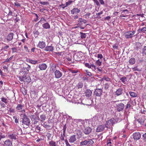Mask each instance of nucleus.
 <instances>
[{
    "instance_id": "nucleus-23",
    "label": "nucleus",
    "mask_w": 146,
    "mask_h": 146,
    "mask_svg": "<svg viewBox=\"0 0 146 146\" xmlns=\"http://www.w3.org/2000/svg\"><path fill=\"white\" fill-rule=\"evenodd\" d=\"M80 11V9L77 8H74L71 11V13L72 14H74L75 12L79 13Z\"/></svg>"
},
{
    "instance_id": "nucleus-40",
    "label": "nucleus",
    "mask_w": 146,
    "mask_h": 146,
    "mask_svg": "<svg viewBox=\"0 0 146 146\" xmlns=\"http://www.w3.org/2000/svg\"><path fill=\"white\" fill-rule=\"evenodd\" d=\"M40 118L41 119V121H44L45 120L46 117L44 114H42L40 115Z\"/></svg>"
},
{
    "instance_id": "nucleus-34",
    "label": "nucleus",
    "mask_w": 146,
    "mask_h": 146,
    "mask_svg": "<svg viewBox=\"0 0 146 146\" xmlns=\"http://www.w3.org/2000/svg\"><path fill=\"white\" fill-rule=\"evenodd\" d=\"M121 80L124 84H126L127 82V78L126 77H122L120 79Z\"/></svg>"
},
{
    "instance_id": "nucleus-22",
    "label": "nucleus",
    "mask_w": 146,
    "mask_h": 146,
    "mask_svg": "<svg viewBox=\"0 0 146 146\" xmlns=\"http://www.w3.org/2000/svg\"><path fill=\"white\" fill-rule=\"evenodd\" d=\"M122 89L121 88H119L118 89H117L116 91L115 92V95L117 96H118L121 95L122 94Z\"/></svg>"
},
{
    "instance_id": "nucleus-27",
    "label": "nucleus",
    "mask_w": 146,
    "mask_h": 146,
    "mask_svg": "<svg viewBox=\"0 0 146 146\" xmlns=\"http://www.w3.org/2000/svg\"><path fill=\"white\" fill-rule=\"evenodd\" d=\"M129 93L130 96L132 97L135 98L137 96V94L134 92L130 91L129 92Z\"/></svg>"
},
{
    "instance_id": "nucleus-45",
    "label": "nucleus",
    "mask_w": 146,
    "mask_h": 146,
    "mask_svg": "<svg viewBox=\"0 0 146 146\" xmlns=\"http://www.w3.org/2000/svg\"><path fill=\"white\" fill-rule=\"evenodd\" d=\"M40 128L38 126H37L35 128V130L36 132L39 133L40 131Z\"/></svg>"
},
{
    "instance_id": "nucleus-51",
    "label": "nucleus",
    "mask_w": 146,
    "mask_h": 146,
    "mask_svg": "<svg viewBox=\"0 0 146 146\" xmlns=\"http://www.w3.org/2000/svg\"><path fill=\"white\" fill-rule=\"evenodd\" d=\"M13 57V56H12L10 58H9L5 60V61L4 62H9L10 60H11L12 59Z\"/></svg>"
},
{
    "instance_id": "nucleus-2",
    "label": "nucleus",
    "mask_w": 146,
    "mask_h": 146,
    "mask_svg": "<svg viewBox=\"0 0 146 146\" xmlns=\"http://www.w3.org/2000/svg\"><path fill=\"white\" fill-rule=\"evenodd\" d=\"M22 122L27 125H29L30 122V120L25 114H23L22 116Z\"/></svg>"
},
{
    "instance_id": "nucleus-15",
    "label": "nucleus",
    "mask_w": 146,
    "mask_h": 146,
    "mask_svg": "<svg viewBox=\"0 0 146 146\" xmlns=\"http://www.w3.org/2000/svg\"><path fill=\"white\" fill-rule=\"evenodd\" d=\"M14 35L13 33H9L6 37V39L9 42L13 38Z\"/></svg>"
},
{
    "instance_id": "nucleus-49",
    "label": "nucleus",
    "mask_w": 146,
    "mask_h": 146,
    "mask_svg": "<svg viewBox=\"0 0 146 146\" xmlns=\"http://www.w3.org/2000/svg\"><path fill=\"white\" fill-rule=\"evenodd\" d=\"M88 143L90 145H92L94 143V141L91 139H89V140L88 141Z\"/></svg>"
},
{
    "instance_id": "nucleus-3",
    "label": "nucleus",
    "mask_w": 146,
    "mask_h": 146,
    "mask_svg": "<svg viewBox=\"0 0 146 146\" xmlns=\"http://www.w3.org/2000/svg\"><path fill=\"white\" fill-rule=\"evenodd\" d=\"M30 117L34 124H36L40 119L38 116H35L34 115H31Z\"/></svg>"
},
{
    "instance_id": "nucleus-25",
    "label": "nucleus",
    "mask_w": 146,
    "mask_h": 146,
    "mask_svg": "<svg viewBox=\"0 0 146 146\" xmlns=\"http://www.w3.org/2000/svg\"><path fill=\"white\" fill-rule=\"evenodd\" d=\"M27 62L33 64H35L38 63L37 61L33 60L30 59H27Z\"/></svg>"
},
{
    "instance_id": "nucleus-32",
    "label": "nucleus",
    "mask_w": 146,
    "mask_h": 146,
    "mask_svg": "<svg viewBox=\"0 0 146 146\" xmlns=\"http://www.w3.org/2000/svg\"><path fill=\"white\" fill-rule=\"evenodd\" d=\"M88 144V141L85 140L80 143V145H86Z\"/></svg>"
},
{
    "instance_id": "nucleus-18",
    "label": "nucleus",
    "mask_w": 146,
    "mask_h": 146,
    "mask_svg": "<svg viewBox=\"0 0 146 146\" xmlns=\"http://www.w3.org/2000/svg\"><path fill=\"white\" fill-rule=\"evenodd\" d=\"M53 50L54 47L52 46V44L50 46L47 45L45 49V50L46 51L52 52Z\"/></svg>"
},
{
    "instance_id": "nucleus-62",
    "label": "nucleus",
    "mask_w": 146,
    "mask_h": 146,
    "mask_svg": "<svg viewBox=\"0 0 146 146\" xmlns=\"http://www.w3.org/2000/svg\"><path fill=\"white\" fill-rule=\"evenodd\" d=\"M97 57L98 58H100L101 59L103 58V56L101 54H98Z\"/></svg>"
},
{
    "instance_id": "nucleus-10",
    "label": "nucleus",
    "mask_w": 146,
    "mask_h": 146,
    "mask_svg": "<svg viewBox=\"0 0 146 146\" xmlns=\"http://www.w3.org/2000/svg\"><path fill=\"white\" fill-rule=\"evenodd\" d=\"M7 134L8 138L12 140H16L17 139L16 135L15 133H8Z\"/></svg>"
},
{
    "instance_id": "nucleus-36",
    "label": "nucleus",
    "mask_w": 146,
    "mask_h": 146,
    "mask_svg": "<svg viewBox=\"0 0 146 146\" xmlns=\"http://www.w3.org/2000/svg\"><path fill=\"white\" fill-rule=\"evenodd\" d=\"M46 22V20L44 18L42 17L40 20L38 22V23L42 24V23H44Z\"/></svg>"
},
{
    "instance_id": "nucleus-58",
    "label": "nucleus",
    "mask_w": 146,
    "mask_h": 146,
    "mask_svg": "<svg viewBox=\"0 0 146 146\" xmlns=\"http://www.w3.org/2000/svg\"><path fill=\"white\" fill-rule=\"evenodd\" d=\"M15 5L18 7H21V4L17 2L14 3Z\"/></svg>"
},
{
    "instance_id": "nucleus-19",
    "label": "nucleus",
    "mask_w": 146,
    "mask_h": 146,
    "mask_svg": "<svg viewBox=\"0 0 146 146\" xmlns=\"http://www.w3.org/2000/svg\"><path fill=\"white\" fill-rule=\"evenodd\" d=\"M105 129V126L104 125H100L96 129L97 132H100L103 131Z\"/></svg>"
},
{
    "instance_id": "nucleus-30",
    "label": "nucleus",
    "mask_w": 146,
    "mask_h": 146,
    "mask_svg": "<svg viewBox=\"0 0 146 146\" xmlns=\"http://www.w3.org/2000/svg\"><path fill=\"white\" fill-rule=\"evenodd\" d=\"M135 62V59L134 58H130L129 61V63L131 64H134Z\"/></svg>"
},
{
    "instance_id": "nucleus-4",
    "label": "nucleus",
    "mask_w": 146,
    "mask_h": 146,
    "mask_svg": "<svg viewBox=\"0 0 146 146\" xmlns=\"http://www.w3.org/2000/svg\"><path fill=\"white\" fill-rule=\"evenodd\" d=\"M103 90L101 89L96 88L94 90L93 95L96 96L100 97L102 94Z\"/></svg>"
},
{
    "instance_id": "nucleus-26",
    "label": "nucleus",
    "mask_w": 146,
    "mask_h": 146,
    "mask_svg": "<svg viewBox=\"0 0 146 146\" xmlns=\"http://www.w3.org/2000/svg\"><path fill=\"white\" fill-rule=\"evenodd\" d=\"M93 70L95 71L97 73H102V68L98 67H96V69H93Z\"/></svg>"
},
{
    "instance_id": "nucleus-53",
    "label": "nucleus",
    "mask_w": 146,
    "mask_h": 146,
    "mask_svg": "<svg viewBox=\"0 0 146 146\" xmlns=\"http://www.w3.org/2000/svg\"><path fill=\"white\" fill-rule=\"evenodd\" d=\"M65 136L66 135H63V134H62V133H61L60 137V139L62 141L64 140V138Z\"/></svg>"
},
{
    "instance_id": "nucleus-60",
    "label": "nucleus",
    "mask_w": 146,
    "mask_h": 146,
    "mask_svg": "<svg viewBox=\"0 0 146 146\" xmlns=\"http://www.w3.org/2000/svg\"><path fill=\"white\" fill-rule=\"evenodd\" d=\"M25 68H26V69L27 70V71H29V70L31 68V66L30 65L28 64L27 66Z\"/></svg>"
},
{
    "instance_id": "nucleus-44",
    "label": "nucleus",
    "mask_w": 146,
    "mask_h": 146,
    "mask_svg": "<svg viewBox=\"0 0 146 146\" xmlns=\"http://www.w3.org/2000/svg\"><path fill=\"white\" fill-rule=\"evenodd\" d=\"M131 106V105H130V103L129 102H128L126 105L125 109L126 110H129L130 109Z\"/></svg>"
},
{
    "instance_id": "nucleus-57",
    "label": "nucleus",
    "mask_w": 146,
    "mask_h": 146,
    "mask_svg": "<svg viewBox=\"0 0 146 146\" xmlns=\"http://www.w3.org/2000/svg\"><path fill=\"white\" fill-rule=\"evenodd\" d=\"M109 85L108 84H106L104 86V88L106 90L108 89L109 88Z\"/></svg>"
},
{
    "instance_id": "nucleus-39",
    "label": "nucleus",
    "mask_w": 146,
    "mask_h": 146,
    "mask_svg": "<svg viewBox=\"0 0 146 146\" xmlns=\"http://www.w3.org/2000/svg\"><path fill=\"white\" fill-rule=\"evenodd\" d=\"M137 121L141 125H143L144 124V120L142 119H139L137 120Z\"/></svg>"
},
{
    "instance_id": "nucleus-17",
    "label": "nucleus",
    "mask_w": 146,
    "mask_h": 146,
    "mask_svg": "<svg viewBox=\"0 0 146 146\" xmlns=\"http://www.w3.org/2000/svg\"><path fill=\"white\" fill-rule=\"evenodd\" d=\"M46 46V44L44 41H40L38 45V46L39 48L42 49L44 48Z\"/></svg>"
},
{
    "instance_id": "nucleus-1",
    "label": "nucleus",
    "mask_w": 146,
    "mask_h": 146,
    "mask_svg": "<svg viewBox=\"0 0 146 146\" xmlns=\"http://www.w3.org/2000/svg\"><path fill=\"white\" fill-rule=\"evenodd\" d=\"M19 80L21 81H24L28 84L31 81V77L29 75H24L23 76H20L19 78Z\"/></svg>"
},
{
    "instance_id": "nucleus-31",
    "label": "nucleus",
    "mask_w": 146,
    "mask_h": 146,
    "mask_svg": "<svg viewBox=\"0 0 146 146\" xmlns=\"http://www.w3.org/2000/svg\"><path fill=\"white\" fill-rule=\"evenodd\" d=\"M23 107V105H22L21 104H18L16 107V109L17 110H21Z\"/></svg>"
},
{
    "instance_id": "nucleus-37",
    "label": "nucleus",
    "mask_w": 146,
    "mask_h": 146,
    "mask_svg": "<svg viewBox=\"0 0 146 146\" xmlns=\"http://www.w3.org/2000/svg\"><path fill=\"white\" fill-rule=\"evenodd\" d=\"M49 145L50 146H56V142L53 140H51L49 143Z\"/></svg>"
},
{
    "instance_id": "nucleus-14",
    "label": "nucleus",
    "mask_w": 146,
    "mask_h": 146,
    "mask_svg": "<svg viewBox=\"0 0 146 146\" xmlns=\"http://www.w3.org/2000/svg\"><path fill=\"white\" fill-rule=\"evenodd\" d=\"M4 146H12V144L11 141L9 139H7L4 142Z\"/></svg>"
},
{
    "instance_id": "nucleus-48",
    "label": "nucleus",
    "mask_w": 146,
    "mask_h": 146,
    "mask_svg": "<svg viewBox=\"0 0 146 146\" xmlns=\"http://www.w3.org/2000/svg\"><path fill=\"white\" fill-rule=\"evenodd\" d=\"M111 143H112L111 139H108L107 141V145H108V146H112V145H110V144Z\"/></svg>"
},
{
    "instance_id": "nucleus-46",
    "label": "nucleus",
    "mask_w": 146,
    "mask_h": 146,
    "mask_svg": "<svg viewBox=\"0 0 146 146\" xmlns=\"http://www.w3.org/2000/svg\"><path fill=\"white\" fill-rule=\"evenodd\" d=\"M142 54L144 55L146 54V46H144L142 50Z\"/></svg>"
},
{
    "instance_id": "nucleus-54",
    "label": "nucleus",
    "mask_w": 146,
    "mask_h": 146,
    "mask_svg": "<svg viewBox=\"0 0 146 146\" xmlns=\"http://www.w3.org/2000/svg\"><path fill=\"white\" fill-rule=\"evenodd\" d=\"M118 46V43H116L115 45H113V48L114 49H117Z\"/></svg>"
},
{
    "instance_id": "nucleus-47",
    "label": "nucleus",
    "mask_w": 146,
    "mask_h": 146,
    "mask_svg": "<svg viewBox=\"0 0 146 146\" xmlns=\"http://www.w3.org/2000/svg\"><path fill=\"white\" fill-rule=\"evenodd\" d=\"M84 19H82V18H80L79 19L78 22H79L78 23V25H82V23L83 22V20Z\"/></svg>"
},
{
    "instance_id": "nucleus-9",
    "label": "nucleus",
    "mask_w": 146,
    "mask_h": 146,
    "mask_svg": "<svg viewBox=\"0 0 146 146\" xmlns=\"http://www.w3.org/2000/svg\"><path fill=\"white\" fill-rule=\"evenodd\" d=\"M55 78H59L61 77L62 75V73L59 70H56L54 72Z\"/></svg>"
},
{
    "instance_id": "nucleus-20",
    "label": "nucleus",
    "mask_w": 146,
    "mask_h": 146,
    "mask_svg": "<svg viewBox=\"0 0 146 146\" xmlns=\"http://www.w3.org/2000/svg\"><path fill=\"white\" fill-rule=\"evenodd\" d=\"M85 94L86 96L89 97L91 96L92 92L90 90H87L86 91Z\"/></svg>"
},
{
    "instance_id": "nucleus-28",
    "label": "nucleus",
    "mask_w": 146,
    "mask_h": 146,
    "mask_svg": "<svg viewBox=\"0 0 146 146\" xmlns=\"http://www.w3.org/2000/svg\"><path fill=\"white\" fill-rule=\"evenodd\" d=\"M95 64H96L95 65L96 67H99L101 65L102 62L99 59H98L95 62Z\"/></svg>"
},
{
    "instance_id": "nucleus-16",
    "label": "nucleus",
    "mask_w": 146,
    "mask_h": 146,
    "mask_svg": "<svg viewBox=\"0 0 146 146\" xmlns=\"http://www.w3.org/2000/svg\"><path fill=\"white\" fill-rule=\"evenodd\" d=\"M76 140V136L75 135H73L70 136V139H69L70 143H73L75 142Z\"/></svg>"
},
{
    "instance_id": "nucleus-56",
    "label": "nucleus",
    "mask_w": 146,
    "mask_h": 146,
    "mask_svg": "<svg viewBox=\"0 0 146 146\" xmlns=\"http://www.w3.org/2000/svg\"><path fill=\"white\" fill-rule=\"evenodd\" d=\"M13 119H15V121L16 123H18V119H17V117L15 116H14L13 117Z\"/></svg>"
},
{
    "instance_id": "nucleus-52",
    "label": "nucleus",
    "mask_w": 146,
    "mask_h": 146,
    "mask_svg": "<svg viewBox=\"0 0 146 146\" xmlns=\"http://www.w3.org/2000/svg\"><path fill=\"white\" fill-rule=\"evenodd\" d=\"M93 0L94 1V3H95L96 4L97 6H100V4L99 3L97 0Z\"/></svg>"
},
{
    "instance_id": "nucleus-5",
    "label": "nucleus",
    "mask_w": 146,
    "mask_h": 146,
    "mask_svg": "<svg viewBox=\"0 0 146 146\" xmlns=\"http://www.w3.org/2000/svg\"><path fill=\"white\" fill-rule=\"evenodd\" d=\"M135 33V31H128L126 32L125 34V36L126 38H132L133 35Z\"/></svg>"
},
{
    "instance_id": "nucleus-11",
    "label": "nucleus",
    "mask_w": 146,
    "mask_h": 146,
    "mask_svg": "<svg viewBox=\"0 0 146 146\" xmlns=\"http://www.w3.org/2000/svg\"><path fill=\"white\" fill-rule=\"evenodd\" d=\"M92 129L89 127H87L84 130V132L86 135L89 134L92 131Z\"/></svg>"
},
{
    "instance_id": "nucleus-13",
    "label": "nucleus",
    "mask_w": 146,
    "mask_h": 146,
    "mask_svg": "<svg viewBox=\"0 0 146 146\" xmlns=\"http://www.w3.org/2000/svg\"><path fill=\"white\" fill-rule=\"evenodd\" d=\"M85 65L86 67L88 68H91L92 70L96 69V66L94 64H90L88 63H85Z\"/></svg>"
},
{
    "instance_id": "nucleus-63",
    "label": "nucleus",
    "mask_w": 146,
    "mask_h": 146,
    "mask_svg": "<svg viewBox=\"0 0 146 146\" xmlns=\"http://www.w3.org/2000/svg\"><path fill=\"white\" fill-rule=\"evenodd\" d=\"M99 1L101 5H104L105 4L103 0H99Z\"/></svg>"
},
{
    "instance_id": "nucleus-59",
    "label": "nucleus",
    "mask_w": 146,
    "mask_h": 146,
    "mask_svg": "<svg viewBox=\"0 0 146 146\" xmlns=\"http://www.w3.org/2000/svg\"><path fill=\"white\" fill-rule=\"evenodd\" d=\"M65 142L66 146H70V145L69 144L67 139H65Z\"/></svg>"
},
{
    "instance_id": "nucleus-33",
    "label": "nucleus",
    "mask_w": 146,
    "mask_h": 146,
    "mask_svg": "<svg viewBox=\"0 0 146 146\" xmlns=\"http://www.w3.org/2000/svg\"><path fill=\"white\" fill-rule=\"evenodd\" d=\"M73 2V1L69 0L68 2H67L66 3V5L64 7H62V8L64 9L65 7L68 6V5H70Z\"/></svg>"
},
{
    "instance_id": "nucleus-7",
    "label": "nucleus",
    "mask_w": 146,
    "mask_h": 146,
    "mask_svg": "<svg viewBox=\"0 0 146 146\" xmlns=\"http://www.w3.org/2000/svg\"><path fill=\"white\" fill-rule=\"evenodd\" d=\"M114 123L113 120L110 119L106 122V127L108 128H110L113 125Z\"/></svg>"
},
{
    "instance_id": "nucleus-55",
    "label": "nucleus",
    "mask_w": 146,
    "mask_h": 146,
    "mask_svg": "<svg viewBox=\"0 0 146 146\" xmlns=\"http://www.w3.org/2000/svg\"><path fill=\"white\" fill-rule=\"evenodd\" d=\"M86 74L87 75L90 76H92V74L90 72H88V70H86Z\"/></svg>"
},
{
    "instance_id": "nucleus-41",
    "label": "nucleus",
    "mask_w": 146,
    "mask_h": 146,
    "mask_svg": "<svg viewBox=\"0 0 146 146\" xmlns=\"http://www.w3.org/2000/svg\"><path fill=\"white\" fill-rule=\"evenodd\" d=\"M81 34V38L82 39L85 38L86 37V35L85 33H83L82 32H80Z\"/></svg>"
},
{
    "instance_id": "nucleus-64",
    "label": "nucleus",
    "mask_w": 146,
    "mask_h": 146,
    "mask_svg": "<svg viewBox=\"0 0 146 146\" xmlns=\"http://www.w3.org/2000/svg\"><path fill=\"white\" fill-rule=\"evenodd\" d=\"M143 139L146 141V133H145L143 135Z\"/></svg>"
},
{
    "instance_id": "nucleus-29",
    "label": "nucleus",
    "mask_w": 146,
    "mask_h": 146,
    "mask_svg": "<svg viewBox=\"0 0 146 146\" xmlns=\"http://www.w3.org/2000/svg\"><path fill=\"white\" fill-rule=\"evenodd\" d=\"M83 86V84L82 82H80L78 83L76 85V87H77L78 89L79 88H82Z\"/></svg>"
},
{
    "instance_id": "nucleus-42",
    "label": "nucleus",
    "mask_w": 146,
    "mask_h": 146,
    "mask_svg": "<svg viewBox=\"0 0 146 146\" xmlns=\"http://www.w3.org/2000/svg\"><path fill=\"white\" fill-rule=\"evenodd\" d=\"M102 80H106L107 81H109L110 80V79L108 77L104 76L102 78Z\"/></svg>"
},
{
    "instance_id": "nucleus-35",
    "label": "nucleus",
    "mask_w": 146,
    "mask_h": 146,
    "mask_svg": "<svg viewBox=\"0 0 146 146\" xmlns=\"http://www.w3.org/2000/svg\"><path fill=\"white\" fill-rule=\"evenodd\" d=\"M5 135H4L2 133L0 132V144H1L2 142L1 139L5 138Z\"/></svg>"
},
{
    "instance_id": "nucleus-24",
    "label": "nucleus",
    "mask_w": 146,
    "mask_h": 146,
    "mask_svg": "<svg viewBox=\"0 0 146 146\" xmlns=\"http://www.w3.org/2000/svg\"><path fill=\"white\" fill-rule=\"evenodd\" d=\"M42 26L44 28L46 29H50V25L48 23H45L43 24Z\"/></svg>"
},
{
    "instance_id": "nucleus-8",
    "label": "nucleus",
    "mask_w": 146,
    "mask_h": 146,
    "mask_svg": "<svg viewBox=\"0 0 146 146\" xmlns=\"http://www.w3.org/2000/svg\"><path fill=\"white\" fill-rule=\"evenodd\" d=\"M133 137L134 140H137L140 138L141 135L139 132H135L133 133Z\"/></svg>"
},
{
    "instance_id": "nucleus-50",
    "label": "nucleus",
    "mask_w": 146,
    "mask_h": 146,
    "mask_svg": "<svg viewBox=\"0 0 146 146\" xmlns=\"http://www.w3.org/2000/svg\"><path fill=\"white\" fill-rule=\"evenodd\" d=\"M1 100L2 102H4L5 104L7 103V99L4 97H2L1 98Z\"/></svg>"
},
{
    "instance_id": "nucleus-38",
    "label": "nucleus",
    "mask_w": 146,
    "mask_h": 146,
    "mask_svg": "<svg viewBox=\"0 0 146 146\" xmlns=\"http://www.w3.org/2000/svg\"><path fill=\"white\" fill-rule=\"evenodd\" d=\"M46 136H47L48 140H51L52 138V137H51V135L49 133H47Z\"/></svg>"
},
{
    "instance_id": "nucleus-6",
    "label": "nucleus",
    "mask_w": 146,
    "mask_h": 146,
    "mask_svg": "<svg viewBox=\"0 0 146 146\" xmlns=\"http://www.w3.org/2000/svg\"><path fill=\"white\" fill-rule=\"evenodd\" d=\"M116 106L117 110L118 111H120L123 110L124 105L123 103L118 102Z\"/></svg>"
},
{
    "instance_id": "nucleus-12",
    "label": "nucleus",
    "mask_w": 146,
    "mask_h": 146,
    "mask_svg": "<svg viewBox=\"0 0 146 146\" xmlns=\"http://www.w3.org/2000/svg\"><path fill=\"white\" fill-rule=\"evenodd\" d=\"M38 68L40 70H45L47 68V65L46 64L42 63L39 65Z\"/></svg>"
},
{
    "instance_id": "nucleus-43",
    "label": "nucleus",
    "mask_w": 146,
    "mask_h": 146,
    "mask_svg": "<svg viewBox=\"0 0 146 146\" xmlns=\"http://www.w3.org/2000/svg\"><path fill=\"white\" fill-rule=\"evenodd\" d=\"M138 31L139 32L142 31H146V27H144L142 28H140L138 29Z\"/></svg>"
},
{
    "instance_id": "nucleus-61",
    "label": "nucleus",
    "mask_w": 146,
    "mask_h": 146,
    "mask_svg": "<svg viewBox=\"0 0 146 146\" xmlns=\"http://www.w3.org/2000/svg\"><path fill=\"white\" fill-rule=\"evenodd\" d=\"M11 49L12 50V53L15 52L17 51V49L15 48H13Z\"/></svg>"
},
{
    "instance_id": "nucleus-21",
    "label": "nucleus",
    "mask_w": 146,
    "mask_h": 146,
    "mask_svg": "<svg viewBox=\"0 0 146 146\" xmlns=\"http://www.w3.org/2000/svg\"><path fill=\"white\" fill-rule=\"evenodd\" d=\"M76 134L78 139L81 138L82 137V132L81 130H77L76 131Z\"/></svg>"
}]
</instances>
